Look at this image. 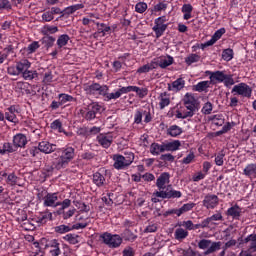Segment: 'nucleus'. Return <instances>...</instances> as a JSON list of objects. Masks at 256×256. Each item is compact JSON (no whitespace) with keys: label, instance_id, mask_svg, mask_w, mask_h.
I'll return each instance as SVG.
<instances>
[{"label":"nucleus","instance_id":"dca6fc26","mask_svg":"<svg viewBox=\"0 0 256 256\" xmlns=\"http://www.w3.org/2000/svg\"><path fill=\"white\" fill-rule=\"evenodd\" d=\"M17 113H19V110H17V107L15 105H12L7 108V111L5 112V119H7V121H10V123H15V121L17 120Z\"/></svg>","mask_w":256,"mask_h":256},{"label":"nucleus","instance_id":"0e129e2a","mask_svg":"<svg viewBox=\"0 0 256 256\" xmlns=\"http://www.w3.org/2000/svg\"><path fill=\"white\" fill-rule=\"evenodd\" d=\"M7 73H8V75H12V76H14V77H17V76L20 75L17 66H9V67L7 68Z\"/></svg>","mask_w":256,"mask_h":256},{"label":"nucleus","instance_id":"423d86ee","mask_svg":"<svg viewBox=\"0 0 256 256\" xmlns=\"http://www.w3.org/2000/svg\"><path fill=\"white\" fill-rule=\"evenodd\" d=\"M166 21H167V17L165 16H161L155 19L152 30L156 35V39H159V37H162L163 33L167 31L168 24H165Z\"/></svg>","mask_w":256,"mask_h":256},{"label":"nucleus","instance_id":"bb28decb","mask_svg":"<svg viewBox=\"0 0 256 256\" xmlns=\"http://www.w3.org/2000/svg\"><path fill=\"white\" fill-rule=\"evenodd\" d=\"M174 237L176 241H183L189 237V232L183 228H177L174 232Z\"/></svg>","mask_w":256,"mask_h":256},{"label":"nucleus","instance_id":"4c0bfd02","mask_svg":"<svg viewBox=\"0 0 256 256\" xmlns=\"http://www.w3.org/2000/svg\"><path fill=\"white\" fill-rule=\"evenodd\" d=\"M138 111H140L142 117H144V123H151V121H153L150 108L139 109Z\"/></svg>","mask_w":256,"mask_h":256},{"label":"nucleus","instance_id":"3c124183","mask_svg":"<svg viewBox=\"0 0 256 256\" xmlns=\"http://www.w3.org/2000/svg\"><path fill=\"white\" fill-rule=\"evenodd\" d=\"M222 59H224V61H231V59H233V49H225L222 52Z\"/></svg>","mask_w":256,"mask_h":256},{"label":"nucleus","instance_id":"603ef678","mask_svg":"<svg viewBox=\"0 0 256 256\" xmlns=\"http://www.w3.org/2000/svg\"><path fill=\"white\" fill-rule=\"evenodd\" d=\"M136 13H145L147 11V3L138 2L135 6Z\"/></svg>","mask_w":256,"mask_h":256},{"label":"nucleus","instance_id":"cd10ccee","mask_svg":"<svg viewBox=\"0 0 256 256\" xmlns=\"http://www.w3.org/2000/svg\"><path fill=\"white\" fill-rule=\"evenodd\" d=\"M16 67L18 69V73H23L24 71H27L31 67V62L29 60L24 59L16 63Z\"/></svg>","mask_w":256,"mask_h":256},{"label":"nucleus","instance_id":"39448f33","mask_svg":"<svg viewBox=\"0 0 256 256\" xmlns=\"http://www.w3.org/2000/svg\"><path fill=\"white\" fill-rule=\"evenodd\" d=\"M84 91L87 95H100L102 97H105V95H107V93L109 92V86L93 82L90 85H84Z\"/></svg>","mask_w":256,"mask_h":256},{"label":"nucleus","instance_id":"4be33fe9","mask_svg":"<svg viewBox=\"0 0 256 256\" xmlns=\"http://www.w3.org/2000/svg\"><path fill=\"white\" fill-rule=\"evenodd\" d=\"M226 77H227V74H225V72L223 71H215V72H212L210 75V79L212 81H217L218 83H223Z\"/></svg>","mask_w":256,"mask_h":256},{"label":"nucleus","instance_id":"c756f323","mask_svg":"<svg viewBox=\"0 0 256 256\" xmlns=\"http://www.w3.org/2000/svg\"><path fill=\"white\" fill-rule=\"evenodd\" d=\"M183 133V129L177 125H172L167 129V135L170 137H179Z\"/></svg>","mask_w":256,"mask_h":256},{"label":"nucleus","instance_id":"09e8293b","mask_svg":"<svg viewBox=\"0 0 256 256\" xmlns=\"http://www.w3.org/2000/svg\"><path fill=\"white\" fill-rule=\"evenodd\" d=\"M48 11L51 13L52 17H54V15H60L56 21H59V19H63V17H65V13L61 11V8L59 7H52L51 10Z\"/></svg>","mask_w":256,"mask_h":256},{"label":"nucleus","instance_id":"6e6552de","mask_svg":"<svg viewBox=\"0 0 256 256\" xmlns=\"http://www.w3.org/2000/svg\"><path fill=\"white\" fill-rule=\"evenodd\" d=\"M232 93H237V95H241L242 97H246L247 99H250L253 93V89H251V87L246 83H240L233 87Z\"/></svg>","mask_w":256,"mask_h":256},{"label":"nucleus","instance_id":"864d4df0","mask_svg":"<svg viewBox=\"0 0 256 256\" xmlns=\"http://www.w3.org/2000/svg\"><path fill=\"white\" fill-rule=\"evenodd\" d=\"M37 73L33 71L26 70L22 73V76L25 80L31 81L35 79Z\"/></svg>","mask_w":256,"mask_h":256},{"label":"nucleus","instance_id":"a211bd4d","mask_svg":"<svg viewBox=\"0 0 256 256\" xmlns=\"http://www.w3.org/2000/svg\"><path fill=\"white\" fill-rule=\"evenodd\" d=\"M173 56L167 55L158 58V67L161 69H167V67L173 65Z\"/></svg>","mask_w":256,"mask_h":256},{"label":"nucleus","instance_id":"79ce46f5","mask_svg":"<svg viewBox=\"0 0 256 256\" xmlns=\"http://www.w3.org/2000/svg\"><path fill=\"white\" fill-rule=\"evenodd\" d=\"M201 60V56L198 54H190L188 57L185 58L186 65H193V63H199Z\"/></svg>","mask_w":256,"mask_h":256},{"label":"nucleus","instance_id":"4468645a","mask_svg":"<svg viewBox=\"0 0 256 256\" xmlns=\"http://www.w3.org/2000/svg\"><path fill=\"white\" fill-rule=\"evenodd\" d=\"M13 145L17 149L25 147L27 145V136L25 134L18 133L13 137Z\"/></svg>","mask_w":256,"mask_h":256},{"label":"nucleus","instance_id":"052dcab7","mask_svg":"<svg viewBox=\"0 0 256 256\" xmlns=\"http://www.w3.org/2000/svg\"><path fill=\"white\" fill-rule=\"evenodd\" d=\"M123 157L128 165H131V163H133V161H135V154H133V152L125 153Z\"/></svg>","mask_w":256,"mask_h":256},{"label":"nucleus","instance_id":"1a4fd4ad","mask_svg":"<svg viewBox=\"0 0 256 256\" xmlns=\"http://www.w3.org/2000/svg\"><path fill=\"white\" fill-rule=\"evenodd\" d=\"M202 203L206 209H215L219 205V197L215 194H207Z\"/></svg>","mask_w":256,"mask_h":256},{"label":"nucleus","instance_id":"8fccbe9b","mask_svg":"<svg viewBox=\"0 0 256 256\" xmlns=\"http://www.w3.org/2000/svg\"><path fill=\"white\" fill-rule=\"evenodd\" d=\"M225 158V150H221L220 152L217 153L215 157V164L218 165V167H221L224 163Z\"/></svg>","mask_w":256,"mask_h":256},{"label":"nucleus","instance_id":"a18cd8bd","mask_svg":"<svg viewBox=\"0 0 256 256\" xmlns=\"http://www.w3.org/2000/svg\"><path fill=\"white\" fill-rule=\"evenodd\" d=\"M55 233H59L60 235H63V233H69V231H73V229L65 224H62L60 226H56L54 228Z\"/></svg>","mask_w":256,"mask_h":256},{"label":"nucleus","instance_id":"9d476101","mask_svg":"<svg viewBox=\"0 0 256 256\" xmlns=\"http://www.w3.org/2000/svg\"><path fill=\"white\" fill-rule=\"evenodd\" d=\"M57 201H59L58 193H47L44 198L43 205L44 207H57Z\"/></svg>","mask_w":256,"mask_h":256},{"label":"nucleus","instance_id":"58836bf2","mask_svg":"<svg viewBox=\"0 0 256 256\" xmlns=\"http://www.w3.org/2000/svg\"><path fill=\"white\" fill-rule=\"evenodd\" d=\"M185 88V80L183 78H178L174 82H172V90L173 91H181V89Z\"/></svg>","mask_w":256,"mask_h":256},{"label":"nucleus","instance_id":"7ed1b4c3","mask_svg":"<svg viewBox=\"0 0 256 256\" xmlns=\"http://www.w3.org/2000/svg\"><path fill=\"white\" fill-rule=\"evenodd\" d=\"M184 107L188 110V115L192 116L199 111V101L191 93H186L182 99Z\"/></svg>","mask_w":256,"mask_h":256},{"label":"nucleus","instance_id":"ddd939ff","mask_svg":"<svg viewBox=\"0 0 256 256\" xmlns=\"http://www.w3.org/2000/svg\"><path fill=\"white\" fill-rule=\"evenodd\" d=\"M113 161H114V169H125V167H129V165L127 164V161L125 160V157H123V155L121 154H115L113 156Z\"/></svg>","mask_w":256,"mask_h":256},{"label":"nucleus","instance_id":"5701e85b","mask_svg":"<svg viewBox=\"0 0 256 256\" xmlns=\"http://www.w3.org/2000/svg\"><path fill=\"white\" fill-rule=\"evenodd\" d=\"M159 107L160 109H164L165 107H168L171 103V99H169V96L167 95V92H163L159 95Z\"/></svg>","mask_w":256,"mask_h":256},{"label":"nucleus","instance_id":"f257e3e1","mask_svg":"<svg viewBox=\"0 0 256 256\" xmlns=\"http://www.w3.org/2000/svg\"><path fill=\"white\" fill-rule=\"evenodd\" d=\"M171 179L169 172H164L156 180V187L159 191L153 193V197H159L160 199H180L182 197L181 191L169 189L171 186H166Z\"/></svg>","mask_w":256,"mask_h":256},{"label":"nucleus","instance_id":"37998d69","mask_svg":"<svg viewBox=\"0 0 256 256\" xmlns=\"http://www.w3.org/2000/svg\"><path fill=\"white\" fill-rule=\"evenodd\" d=\"M132 91H134V93H137L140 99L147 97V93H149V90H147V88H139L137 86H133Z\"/></svg>","mask_w":256,"mask_h":256},{"label":"nucleus","instance_id":"9b49d317","mask_svg":"<svg viewBox=\"0 0 256 256\" xmlns=\"http://www.w3.org/2000/svg\"><path fill=\"white\" fill-rule=\"evenodd\" d=\"M40 153H45V155H50L57 151V145L50 143L49 141H42L38 144Z\"/></svg>","mask_w":256,"mask_h":256},{"label":"nucleus","instance_id":"49530a36","mask_svg":"<svg viewBox=\"0 0 256 256\" xmlns=\"http://www.w3.org/2000/svg\"><path fill=\"white\" fill-rule=\"evenodd\" d=\"M59 101L62 103V105H65V103H69L71 101H75V98L69 94H59L58 95Z\"/></svg>","mask_w":256,"mask_h":256},{"label":"nucleus","instance_id":"473e14b6","mask_svg":"<svg viewBox=\"0 0 256 256\" xmlns=\"http://www.w3.org/2000/svg\"><path fill=\"white\" fill-rule=\"evenodd\" d=\"M57 207H60L58 210H57V215H61V213H63V211H65V209H69V207H71V200L69 199H65L64 201L62 202H57Z\"/></svg>","mask_w":256,"mask_h":256},{"label":"nucleus","instance_id":"a19ab883","mask_svg":"<svg viewBox=\"0 0 256 256\" xmlns=\"http://www.w3.org/2000/svg\"><path fill=\"white\" fill-rule=\"evenodd\" d=\"M222 243L219 242H211V246L207 249L204 255H211V253H215V251H219L221 249Z\"/></svg>","mask_w":256,"mask_h":256},{"label":"nucleus","instance_id":"412c9836","mask_svg":"<svg viewBox=\"0 0 256 256\" xmlns=\"http://www.w3.org/2000/svg\"><path fill=\"white\" fill-rule=\"evenodd\" d=\"M17 149L15 148L14 144H11L10 142H6L0 146V155H7V153H15Z\"/></svg>","mask_w":256,"mask_h":256},{"label":"nucleus","instance_id":"2f4dec72","mask_svg":"<svg viewBox=\"0 0 256 256\" xmlns=\"http://www.w3.org/2000/svg\"><path fill=\"white\" fill-rule=\"evenodd\" d=\"M53 219V214L51 212H44L40 216L37 217V223H40V225H45L47 221H51Z\"/></svg>","mask_w":256,"mask_h":256},{"label":"nucleus","instance_id":"72a5a7b5","mask_svg":"<svg viewBox=\"0 0 256 256\" xmlns=\"http://www.w3.org/2000/svg\"><path fill=\"white\" fill-rule=\"evenodd\" d=\"M58 31L59 28L57 26L45 25L42 28V33L44 36L54 35V33H57Z\"/></svg>","mask_w":256,"mask_h":256},{"label":"nucleus","instance_id":"338daca9","mask_svg":"<svg viewBox=\"0 0 256 256\" xmlns=\"http://www.w3.org/2000/svg\"><path fill=\"white\" fill-rule=\"evenodd\" d=\"M37 49H39V42L34 41L28 46L27 51L28 53H35Z\"/></svg>","mask_w":256,"mask_h":256},{"label":"nucleus","instance_id":"ea45409f","mask_svg":"<svg viewBox=\"0 0 256 256\" xmlns=\"http://www.w3.org/2000/svg\"><path fill=\"white\" fill-rule=\"evenodd\" d=\"M41 41L46 49H50V47L55 45V37L53 36H44Z\"/></svg>","mask_w":256,"mask_h":256},{"label":"nucleus","instance_id":"f03ea898","mask_svg":"<svg viewBox=\"0 0 256 256\" xmlns=\"http://www.w3.org/2000/svg\"><path fill=\"white\" fill-rule=\"evenodd\" d=\"M58 157L54 158L53 165L57 171L61 169H67L69 163L75 159V148L71 146H66L57 151Z\"/></svg>","mask_w":256,"mask_h":256},{"label":"nucleus","instance_id":"680f3d73","mask_svg":"<svg viewBox=\"0 0 256 256\" xmlns=\"http://www.w3.org/2000/svg\"><path fill=\"white\" fill-rule=\"evenodd\" d=\"M53 19H55V16H53V14H51L49 11L42 14V21H44V23H49L53 21Z\"/></svg>","mask_w":256,"mask_h":256},{"label":"nucleus","instance_id":"f3484780","mask_svg":"<svg viewBox=\"0 0 256 256\" xmlns=\"http://www.w3.org/2000/svg\"><path fill=\"white\" fill-rule=\"evenodd\" d=\"M241 213H243V209L236 204L227 210L226 215L228 217H232V219L239 220Z\"/></svg>","mask_w":256,"mask_h":256},{"label":"nucleus","instance_id":"69168bd1","mask_svg":"<svg viewBox=\"0 0 256 256\" xmlns=\"http://www.w3.org/2000/svg\"><path fill=\"white\" fill-rule=\"evenodd\" d=\"M18 43L15 42L14 44H9L7 47L4 48V51L8 54L15 53V49L18 47Z\"/></svg>","mask_w":256,"mask_h":256},{"label":"nucleus","instance_id":"e2e57ef3","mask_svg":"<svg viewBox=\"0 0 256 256\" xmlns=\"http://www.w3.org/2000/svg\"><path fill=\"white\" fill-rule=\"evenodd\" d=\"M210 245H211V240H207V239H202L198 243L199 249H209Z\"/></svg>","mask_w":256,"mask_h":256},{"label":"nucleus","instance_id":"e433bc0d","mask_svg":"<svg viewBox=\"0 0 256 256\" xmlns=\"http://www.w3.org/2000/svg\"><path fill=\"white\" fill-rule=\"evenodd\" d=\"M70 39H71V37H69V35H67V34L60 35L57 39L58 49H62V47H65V45H67V43H69Z\"/></svg>","mask_w":256,"mask_h":256},{"label":"nucleus","instance_id":"7c9ffc66","mask_svg":"<svg viewBox=\"0 0 256 256\" xmlns=\"http://www.w3.org/2000/svg\"><path fill=\"white\" fill-rule=\"evenodd\" d=\"M209 85H211V82L201 81L198 84L193 86V91H197L198 93H203V91H207V89H209Z\"/></svg>","mask_w":256,"mask_h":256},{"label":"nucleus","instance_id":"b1692460","mask_svg":"<svg viewBox=\"0 0 256 256\" xmlns=\"http://www.w3.org/2000/svg\"><path fill=\"white\" fill-rule=\"evenodd\" d=\"M150 153L152 155H159L160 153H165L164 144L152 143L150 146Z\"/></svg>","mask_w":256,"mask_h":256},{"label":"nucleus","instance_id":"2eb2a0df","mask_svg":"<svg viewBox=\"0 0 256 256\" xmlns=\"http://www.w3.org/2000/svg\"><path fill=\"white\" fill-rule=\"evenodd\" d=\"M97 141L101 147H104V149H109L113 143V136L100 134L97 136Z\"/></svg>","mask_w":256,"mask_h":256},{"label":"nucleus","instance_id":"aec40b11","mask_svg":"<svg viewBox=\"0 0 256 256\" xmlns=\"http://www.w3.org/2000/svg\"><path fill=\"white\" fill-rule=\"evenodd\" d=\"M243 175L250 179H256V164H248L243 170Z\"/></svg>","mask_w":256,"mask_h":256},{"label":"nucleus","instance_id":"0eeeda50","mask_svg":"<svg viewBox=\"0 0 256 256\" xmlns=\"http://www.w3.org/2000/svg\"><path fill=\"white\" fill-rule=\"evenodd\" d=\"M45 242V249H48L49 253L51 256H59L61 255V244L59 243V240L57 239H52V240H47L43 238L41 240V243Z\"/></svg>","mask_w":256,"mask_h":256},{"label":"nucleus","instance_id":"f704fd0d","mask_svg":"<svg viewBox=\"0 0 256 256\" xmlns=\"http://www.w3.org/2000/svg\"><path fill=\"white\" fill-rule=\"evenodd\" d=\"M96 25H97L98 33L99 34L102 33V37H105L107 33H111V26H107V24L99 23V22H97Z\"/></svg>","mask_w":256,"mask_h":256},{"label":"nucleus","instance_id":"de8ad7c7","mask_svg":"<svg viewBox=\"0 0 256 256\" xmlns=\"http://www.w3.org/2000/svg\"><path fill=\"white\" fill-rule=\"evenodd\" d=\"M64 239L65 241H68V243H70L71 245H77V243H79V235L76 234H67Z\"/></svg>","mask_w":256,"mask_h":256},{"label":"nucleus","instance_id":"f8f14e48","mask_svg":"<svg viewBox=\"0 0 256 256\" xmlns=\"http://www.w3.org/2000/svg\"><path fill=\"white\" fill-rule=\"evenodd\" d=\"M223 35H225V28L218 29L209 41L201 45L202 49H205V47H211V45H215V43H217V41H219Z\"/></svg>","mask_w":256,"mask_h":256},{"label":"nucleus","instance_id":"393cba45","mask_svg":"<svg viewBox=\"0 0 256 256\" xmlns=\"http://www.w3.org/2000/svg\"><path fill=\"white\" fill-rule=\"evenodd\" d=\"M164 151H177L181 147V141L174 140L173 142L163 143Z\"/></svg>","mask_w":256,"mask_h":256},{"label":"nucleus","instance_id":"c85d7f7f","mask_svg":"<svg viewBox=\"0 0 256 256\" xmlns=\"http://www.w3.org/2000/svg\"><path fill=\"white\" fill-rule=\"evenodd\" d=\"M121 239H124V241H135L137 239V235L133 233L130 229L126 228L122 233H121Z\"/></svg>","mask_w":256,"mask_h":256},{"label":"nucleus","instance_id":"4d7b16f0","mask_svg":"<svg viewBox=\"0 0 256 256\" xmlns=\"http://www.w3.org/2000/svg\"><path fill=\"white\" fill-rule=\"evenodd\" d=\"M76 212H77V209L73 208L68 210L67 212L63 210V213H61V215L64 220H67V219H71V217H73Z\"/></svg>","mask_w":256,"mask_h":256},{"label":"nucleus","instance_id":"6e6d98bb","mask_svg":"<svg viewBox=\"0 0 256 256\" xmlns=\"http://www.w3.org/2000/svg\"><path fill=\"white\" fill-rule=\"evenodd\" d=\"M88 109L97 117V114L101 111V105L92 103L88 106Z\"/></svg>","mask_w":256,"mask_h":256},{"label":"nucleus","instance_id":"774afa93","mask_svg":"<svg viewBox=\"0 0 256 256\" xmlns=\"http://www.w3.org/2000/svg\"><path fill=\"white\" fill-rule=\"evenodd\" d=\"M7 184L8 185H16L17 184V176L14 173L8 175Z\"/></svg>","mask_w":256,"mask_h":256},{"label":"nucleus","instance_id":"6ab92c4d","mask_svg":"<svg viewBox=\"0 0 256 256\" xmlns=\"http://www.w3.org/2000/svg\"><path fill=\"white\" fill-rule=\"evenodd\" d=\"M241 243H250L248 251H250V253H256V234L248 235L240 244Z\"/></svg>","mask_w":256,"mask_h":256},{"label":"nucleus","instance_id":"20e7f679","mask_svg":"<svg viewBox=\"0 0 256 256\" xmlns=\"http://www.w3.org/2000/svg\"><path fill=\"white\" fill-rule=\"evenodd\" d=\"M100 239H102V242L111 249H117V247H120L123 243V238H121L120 235H113L109 232H105L102 235H100Z\"/></svg>","mask_w":256,"mask_h":256},{"label":"nucleus","instance_id":"bf43d9fd","mask_svg":"<svg viewBox=\"0 0 256 256\" xmlns=\"http://www.w3.org/2000/svg\"><path fill=\"white\" fill-rule=\"evenodd\" d=\"M193 207H195V203L193 202L186 203L180 208V213H182L183 215V213H187V211H191Z\"/></svg>","mask_w":256,"mask_h":256},{"label":"nucleus","instance_id":"5fc2aeb1","mask_svg":"<svg viewBox=\"0 0 256 256\" xmlns=\"http://www.w3.org/2000/svg\"><path fill=\"white\" fill-rule=\"evenodd\" d=\"M211 111H213V104L211 102H206L202 108V113L204 115H211Z\"/></svg>","mask_w":256,"mask_h":256},{"label":"nucleus","instance_id":"a878e982","mask_svg":"<svg viewBox=\"0 0 256 256\" xmlns=\"http://www.w3.org/2000/svg\"><path fill=\"white\" fill-rule=\"evenodd\" d=\"M93 183L97 187H103L105 185V176L101 172H95L93 174Z\"/></svg>","mask_w":256,"mask_h":256},{"label":"nucleus","instance_id":"13d9d810","mask_svg":"<svg viewBox=\"0 0 256 256\" xmlns=\"http://www.w3.org/2000/svg\"><path fill=\"white\" fill-rule=\"evenodd\" d=\"M53 171H55V168L53 166H45L42 170V174L45 177H51L53 175Z\"/></svg>","mask_w":256,"mask_h":256},{"label":"nucleus","instance_id":"c9c22d12","mask_svg":"<svg viewBox=\"0 0 256 256\" xmlns=\"http://www.w3.org/2000/svg\"><path fill=\"white\" fill-rule=\"evenodd\" d=\"M84 7H85V5H83V4H75V5L65 8L63 10V13H65V15H73V13H75V11H79V9H84Z\"/></svg>","mask_w":256,"mask_h":256},{"label":"nucleus","instance_id":"c03bdc74","mask_svg":"<svg viewBox=\"0 0 256 256\" xmlns=\"http://www.w3.org/2000/svg\"><path fill=\"white\" fill-rule=\"evenodd\" d=\"M51 129L53 130H58L59 133H65V129H63V123L61 122V120L57 119L54 120L51 124H50Z\"/></svg>","mask_w":256,"mask_h":256}]
</instances>
